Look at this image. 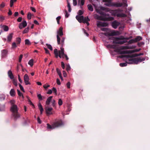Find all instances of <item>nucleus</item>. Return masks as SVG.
<instances>
[{"label":"nucleus","instance_id":"nucleus-1","mask_svg":"<svg viewBox=\"0 0 150 150\" xmlns=\"http://www.w3.org/2000/svg\"><path fill=\"white\" fill-rule=\"evenodd\" d=\"M11 102L12 105L11 107V110L12 112V115L14 120H16L20 117V115L18 112V109L17 106L14 104V100H11Z\"/></svg>","mask_w":150,"mask_h":150},{"label":"nucleus","instance_id":"nucleus-2","mask_svg":"<svg viewBox=\"0 0 150 150\" xmlns=\"http://www.w3.org/2000/svg\"><path fill=\"white\" fill-rule=\"evenodd\" d=\"M113 40V44H122L127 42V40L129 39V38H124L123 36L120 38L112 37L110 39Z\"/></svg>","mask_w":150,"mask_h":150},{"label":"nucleus","instance_id":"nucleus-3","mask_svg":"<svg viewBox=\"0 0 150 150\" xmlns=\"http://www.w3.org/2000/svg\"><path fill=\"white\" fill-rule=\"evenodd\" d=\"M96 12L101 15L103 17H107L109 16V15L108 13H104L102 11H109V10L108 8H107L105 7L100 6L98 8V9H96Z\"/></svg>","mask_w":150,"mask_h":150},{"label":"nucleus","instance_id":"nucleus-4","mask_svg":"<svg viewBox=\"0 0 150 150\" xmlns=\"http://www.w3.org/2000/svg\"><path fill=\"white\" fill-rule=\"evenodd\" d=\"M121 11L120 9H116L112 10L111 11V13L113 16H116L117 17H125L126 16L124 13H118Z\"/></svg>","mask_w":150,"mask_h":150},{"label":"nucleus","instance_id":"nucleus-5","mask_svg":"<svg viewBox=\"0 0 150 150\" xmlns=\"http://www.w3.org/2000/svg\"><path fill=\"white\" fill-rule=\"evenodd\" d=\"M145 60V59L144 58H142V57L139 58L137 57L128 59L129 61L131 62H130V63L135 64H137L139 62H141Z\"/></svg>","mask_w":150,"mask_h":150},{"label":"nucleus","instance_id":"nucleus-6","mask_svg":"<svg viewBox=\"0 0 150 150\" xmlns=\"http://www.w3.org/2000/svg\"><path fill=\"white\" fill-rule=\"evenodd\" d=\"M64 125V123L61 119H55V122H53L52 125L53 128H57L61 127Z\"/></svg>","mask_w":150,"mask_h":150},{"label":"nucleus","instance_id":"nucleus-7","mask_svg":"<svg viewBox=\"0 0 150 150\" xmlns=\"http://www.w3.org/2000/svg\"><path fill=\"white\" fill-rule=\"evenodd\" d=\"M96 18L99 20L103 21H110L114 20V18L112 17H104L102 16H97Z\"/></svg>","mask_w":150,"mask_h":150},{"label":"nucleus","instance_id":"nucleus-8","mask_svg":"<svg viewBox=\"0 0 150 150\" xmlns=\"http://www.w3.org/2000/svg\"><path fill=\"white\" fill-rule=\"evenodd\" d=\"M60 52L61 58H64L65 57L67 60H68L69 59L67 55L64 54V48L62 47H60Z\"/></svg>","mask_w":150,"mask_h":150},{"label":"nucleus","instance_id":"nucleus-9","mask_svg":"<svg viewBox=\"0 0 150 150\" xmlns=\"http://www.w3.org/2000/svg\"><path fill=\"white\" fill-rule=\"evenodd\" d=\"M24 80L25 85L30 84V83L29 81V78L27 74H25L24 76Z\"/></svg>","mask_w":150,"mask_h":150},{"label":"nucleus","instance_id":"nucleus-10","mask_svg":"<svg viewBox=\"0 0 150 150\" xmlns=\"http://www.w3.org/2000/svg\"><path fill=\"white\" fill-rule=\"evenodd\" d=\"M27 25V23L26 21L25 20H24L22 22L19 24V28L20 29H22L23 28H25L26 26Z\"/></svg>","mask_w":150,"mask_h":150},{"label":"nucleus","instance_id":"nucleus-11","mask_svg":"<svg viewBox=\"0 0 150 150\" xmlns=\"http://www.w3.org/2000/svg\"><path fill=\"white\" fill-rule=\"evenodd\" d=\"M117 51L119 54H121L131 53L130 50L121 51V50H120V49H118L117 50Z\"/></svg>","mask_w":150,"mask_h":150},{"label":"nucleus","instance_id":"nucleus-12","mask_svg":"<svg viewBox=\"0 0 150 150\" xmlns=\"http://www.w3.org/2000/svg\"><path fill=\"white\" fill-rule=\"evenodd\" d=\"M54 53L55 54V57L57 58L59 57L61 58L60 50L58 51L57 49H55L54 50Z\"/></svg>","mask_w":150,"mask_h":150},{"label":"nucleus","instance_id":"nucleus-13","mask_svg":"<svg viewBox=\"0 0 150 150\" xmlns=\"http://www.w3.org/2000/svg\"><path fill=\"white\" fill-rule=\"evenodd\" d=\"M108 24L107 23L102 22L100 21H98L97 23V25L98 27L100 26H101L102 27H106L108 26Z\"/></svg>","mask_w":150,"mask_h":150},{"label":"nucleus","instance_id":"nucleus-14","mask_svg":"<svg viewBox=\"0 0 150 150\" xmlns=\"http://www.w3.org/2000/svg\"><path fill=\"white\" fill-rule=\"evenodd\" d=\"M119 25L120 23L116 21H114L112 23V26L115 29L117 28Z\"/></svg>","mask_w":150,"mask_h":150},{"label":"nucleus","instance_id":"nucleus-15","mask_svg":"<svg viewBox=\"0 0 150 150\" xmlns=\"http://www.w3.org/2000/svg\"><path fill=\"white\" fill-rule=\"evenodd\" d=\"M53 108H52L47 107L45 108L46 112L47 115L52 114V113L51 112Z\"/></svg>","mask_w":150,"mask_h":150},{"label":"nucleus","instance_id":"nucleus-16","mask_svg":"<svg viewBox=\"0 0 150 150\" xmlns=\"http://www.w3.org/2000/svg\"><path fill=\"white\" fill-rule=\"evenodd\" d=\"M76 18L78 21L81 23L82 22L84 19V17L83 16H79L77 15L76 16Z\"/></svg>","mask_w":150,"mask_h":150},{"label":"nucleus","instance_id":"nucleus-17","mask_svg":"<svg viewBox=\"0 0 150 150\" xmlns=\"http://www.w3.org/2000/svg\"><path fill=\"white\" fill-rule=\"evenodd\" d=\"M63 28L62 27H60L59 29V30L57 31V35H59V36L62 37L63 35Z\"/></svg>","mask_w":150,"mask_h":150},{"label":"nucleus","instance_id":"nucleus-18","mask_svg":"<svg viewBox=\"0 0 150 150\" xmlns=\"http://www.w3.org/2000/svg\"><path fill=\"white\" fill-rule=\"evenodd\" d=\"M122 6V3H112V6L120 7Z\"/></svg>","mask_w":150,"mask_h":150},{"label":"nucleus","instance_id":"nucleus-19","mask_svg":"<svg viewBox=\"0 0 150 150\" xmlns=\"http://www.w3.org/2000/svg\"><path fill=\"white\" fill-rule=\"evenodd\" d=\"M104 35L107 36H113L116 35L115 32H112L111 33H104Z\"/></svg>","mask_w":150,"mask_h":150},{"label":"nucleus","instance_id":"nucleus-20","mask_svg":"<svg viewBox=\"0 0 150 150\" xmlns=\"http://www.w3.org/2000/svg\"><path fill=\"white\" fill-rule=\"evenodd\" d=\"M8 74L9 77L11 79H13L14 76L13 75L12 71L11 70H10L8 71Z\"/></svg>","mask_w":150,"mask_h":150},{"label":"nucleus","instance_id":"nucleus-21","mask_svg":"<svg viewBox=\"0 0 150 150\" xmlns=\"http://www.w3.org/2000/svg\"><path fill=\"white\" fill-rule=\"evenodd\" d=\"M53 97L51 96L47 98L46 102V104L47 105H49L50 104V102L51 100Z\"/></svg>","mask_w":150,"mask_h":150},{"label":"nucleus","instance_id":"nucleus-22","mask_svg":"<svg viewBox=\"0 0 150 150\" xmlns=\"http://www.w3.org/2000/svg\"><path fill=\"white\" fill-rule=\"evenodd\" d=\"M122 49L123 50H126V49H131L134 48H135V47L134 46H132V47H129V46H123L122 47Z\"/></svg>","mask_w":150,"mask_h":150},{"label":"nucleus","instance_id":"nucleus-23","mask_svg":"<svg viewBox=\"0 0 150 150\" xmlns=\"http://www.w3.org/2000/svg\"><path fill=\"white\" fill-rule=\"evenodd\" d=\"M16 93L14 89H11L10 92V95L12 96H15Z\"/></svg>","mask_w":150,"mask_h":150},{"label":"nucleus","instance_id":"nucleus-24","mask_svg":"<svg viewBox=\"0 0 150 150\" xmlns=\"http://www.w3.org/2000/svg\"><path fill=\"white\" fill-rule=\"evenodd\" d=\"M142 38L140 36H137L134 39L135 42H137L142 40Z\"/></svg>","mask_w":150,"mask_h":150},{"label":"nucleus","instance_id":"nucleus-25","mask_svg":"<svg viewBox=\"0 0 150 150\" xmlns=\"http://www.w3.org/2000/svg\"><path fill=\"white\" fill-rule=\"evenodd\" d=\"M38 107L39 108V109L40 111V114H42V112L43 111V109L42 108V106L40 103H39L38 105Z\"/></svg>","mask_w":150,"mask_h":150},{"label":"nucleus","instance_id":"nucleus-26","mask_svg":"<svg viewBox=\"0 0 150 150\" xmlns=\"http://www.w3.org/2000/svg\"><path fill=\"white\" fill-rule=\"evenodd\" d=\"M13 37V33H11L9 34V35L7 36V40L8 42H10L11 41Z\"/></svg>","mask_w":150,"mask_h":150},{"label":"nucleus","instance_id":"nucleus-27","mask_svg":"<svg viewBox=\"0 0 150 150\" xmlns=\"http://www.w3.org/2000/svg\"><path fill=\"white\" fill-rule=\"evenodd\" d=\"M67 7L68 8V11L69 12H71V8L70 4L69 3V2L67 1Z\"/></svg>","mask_w":150,"mask_h":150},{"label":"nucleus","instance_id":"nucleus-28","mask_svg":"<svg viewBox=\"0 0 150 150\" xmlns=\"http://www.w3.org/2000/svg\"><path fill=\"white\" fill-rule=\"evenodd\" d=\"M28 64L30 67H32L33 65V59H31L28 62Z\"/></svg>","mask_w":150,"mask_h":150},{"label":"nucleus","instance_id":"nucleus-29","mask_svg":"<svg viewBox=\"0 0 150 150\" xmlns=\"http://www.w3.org/2000/svg\"><path fill=\"white\" fill-rule=\"evenodd\" d=\"M88 10L91 11H93V8L91 4H88Z\"/></svg>","mask_w":150,"mask_h":150},{"label":"nucleus","instance_id":"nucleus-30","mask_svg":"<svg viewBox=\"0 0 150 150\" xmlns=\"http://www.w3.org/2000/svg\"><path fill=\"white\" fill-rule=\"evenodd\" d=\"M90 20L87 17L86 18L85 17L84 18L82 22L84 23H85L87 22L88 21H90Z\"/></svg>","mask_w":150,"mask_h":150},{"label":"nucleus","instance_id":"nucleus-31","mask_svg":"<svg viewBox=\"0 0 150 150\" xmlns=\"http://www.w3.org/2000/svg\"><path fill=\"white\" fill-rule=\"evenodd\" d=\"M25 44L27 45H30L31 44V43L28 39H26L25 41Z\"/></svg>","mask_w":150,"mask_h":150},{"label":"nucleus","instance_id":"nucleus-32","mask_svg":"<svg viewBox=\"0 0 150 150\" xmlns=\"http://www.w3.org/2000/svg\"><path fill=\"white\" fill-rule=\"evenodd\" d=\"M21 40V38H16V41L17 45L20 43Z\"/></svg>","mask_w":150,"mask_h":150},{"label":"nucleus","instance_id":"nucleus-33","mask_svg":"<svg viewBox=\"0 0 150 150\" xmlns=\"http://www.w3.org/2000/svg\"><path fill=\"white\" fill-rule=\"evenodd\" d=\"M17 1V0H11L10 1V6L11 7H12L13 5L14 2H15Z\"/></svg>","mask_w":150,"mask_h":150},{"label":"nucleus","instance_id":"nucleus-34","mask_svg":"<svg viewBox=\"0 0 150 150\" xmlns=\"http://www.w3.org/2000/svg\"><path fill=\"white\" fill-rule=\"evenodd\" d=\"M65 38H64L63 37L61 39V42H60V44L61 45V47H62L64 45V41Z\"/></svg>","mask_w":150,"mask_h":150},{"label":"nucleus","instance_id":"nucleus-35","mask_svg":"<svg viewBox=\"0 0 150 150\" xmlns=\"http://www.w3.org/2000/svg\"><path fill=\"white\" fill-rule=\"evenodd\" d=\"M57 42L58 44L59 45L60 44V40L61 39L59 36V35H57Z\"/></svg>","mask_w":150,"mask_h":150},{"label":"nucleus","instance_id":"nucleus-36","mask_svg":"<svg viewBox=\"0 0 150 150\" xmlns=\"http://www.w3.org/2000/svg\"><path fill=\"white\" fill-rule=\"evenodd\" d=\"M3 28L5 31H7L8 30V28L7 26L4 25L3 26Z\"/></svg>","mask_w":150,"mask_h":150},{"label":"nucleus","instance_id":"nucleus-37","mask_svg":"<svg viewBox=\"0 0 150 150\" xmlns=\"http://www.w3.org/2000/svg\"><path fill=\"white\" fill-rule=\"evenodd\" d=\"M17 91L18 94V95L19 96H22L23 97V98L24 96H23L22 93L20 92V91L18 89L17 90Z\"/></svg>","mask_w":150,"mask_h":150},{"label":"nucleus","instance_id":"nucleus-38","mask_svg":"<svg viewBox=\"0 0 150 150\" xmlns=\"http://www.w3.org/2000/svg\"><path fill=\"white\" fill-rule=\"evenodd\" d=\"M7 52V51L5 50H4L2 51V56L4 57L6 54Z\"/></svg>","mask_w":150,"mask_h":150},{"label":"nucleus","instance_id":"nucleus-39","mask_svg":"<svg viewBox=\"0 0 150 150\" xmlns=\"http://www.w3.org/2000/svg\"><path fill=\"white\" fill-rule=\"evenodd\" d=\"M141 50V49L140 48L138 49H135L133 50H131V53H132L136 52H138L139 51Z\"/></svg>","mask_w":150,"mask_h":150},{"label":"nucleus","instance_id":"nucleus-40","mask_svg":"<svg viewBox=\"0 0 150 150\" xmlns=\"http://www.w3.org/2000/svg\"><path fill=\"white\" fill-rule=\"evenodd\" d=\"M127 65V63L126 62L125 63H120V66L121 67H124L126 66Z\"/></svg>","mask_w":150,"mask_h":150},{"label":"nucleus","instance_id":"nucleus-41","mask_svg":"<svg viewBox=\"0 0 150 150\" xmlns=\"http://www.w3.org/2000/svg\"><path fill=\"white\" fill-rule=\"evenodd\" d=\"M137 56H139V55H138V54H132L131 56H128V57H137Z\"/></svg>","mask_w":150,"mask_h":150},{"label":"nucleus","instance_id":"nucleus-42","mask_svg":"<svg viewBox=\"0 0 150 150\" xmlns=\"http://www.w3.org/2000/svg\"><path fill=\"white\" fill-rule=\"evenodd\" d=\"M46 45L47 46V48L50 50H52L53 49L52 46L50 44H46Z\"/></svg>","mask_w":150,"mask_h":150},{"label":"nucleus","instance_id":"nucleus-43","mask_svg":"<svg viewBox=\"0 0 150 150\" xmlns=\"http://www.w3.org/2000/svg\"><path fill=\"white\" fill-rule=\"evenodd\" d=\"M56 71L57 73L59 76H62V74L60 70L58 68H57Z\"/></svg>","mask_w":150,"mask_h":150},{"label":"nucleus","instance_id":"nucleus-44","mask_svg":"<svg viewBox=\"0 0 150 150\" xmlns=\"http://www.w3.org/2000/svg\"><path fill=\"white\" fill-rule=\"evenodd\" d=\"M29 30V28L28 27L27 28H25L23 32V34H25L28 33Z\"/></svg>","mask_w":150,"mask_h":150},{"label":"nucleus","instance_id":"nucleus-45","mask_svg":"<svg viewBox=\"0 0 150 150\" xmlns=\"http://www.w3.org/2000/svg\"><path fill=\"white\" fill-rule=\"evenodd\" d=\"M47 128L48 129H53L54 128H53L52 127V125H50L49 124H47Z\"/></svg>","mask_w":150,"mask_h":150},{"label":"nucleus","instance_id":"nucleus-46","mask_svg":"<svg viewBox=\"0 0 150 150\" xmlns=\"http://www.w3.org/2000/svg\"><path fill=\"white\" fill-rule=\"evenodd\" d=\"M37 97L38 99L40 100H42V97L40 94H38L37 95Z\"/></svg>","mask_w":150,"mask_h":150},{"label":"nucleus","instance_id":"nucleus-47","mask_svg":"<svg viewBox=\"0 0 150 150\" xmlns=\"http://www.w3.org/2000/svg\"><path fill=\"white\" fill-rule=\"evenodd\" d=\"M13 84L16 86H17V81L16 80L13 79Z\"/></svg>","mask_w":150,"mask_h":150},{"label":"nucleus","instance_id":"nucleus-48","mask_svg":"<svg viewBox=\"0 0 150 150\" xmlns=\"http://www.w3.org/2000/svg\"><path fill=\"white\" fill-rule=\"evenodd\" d=\"M31 14L30 12L28 13L27 15V18L28 19H30L31 18Z\"/></svg>","mask_w":150,"mask_h":150},{"label":"nucleus","instance_id":"nucleus-49","mask_svg":"<svg viewBox=\"0 0 150 150\" xmlns=\"http://www.w3.org/2000/svg\"><path fill=\"white\" fill-rule=\"evenodd\" d=\"M134 42H135L134 39H131L129 40L128 42V43L129 44H131Z\"/></svg>","mask_w":150,"mask_h":150},{"label":"nucleus","instance_id":"nucleus-50","mask_svg":"<svg viewBox=\"0 0 150 150\" xmlns=\"http://www.w3.org/2000/svg\"><path fill=\"white\" fill-rule=\"evenodd\" d=\"M58 104L59 106H61L62 104V101L61 98L59 99Z\"/></svg>","mask_w":150,"mask_h":150},{"label":"nucleus","instance_id":"nucleus-51","mask_svg":"<svg viewBox=\"0 0 150 150\" xmlns=\"http://www.w3.org/2000/svg\"><path fill=\"white\" fill-rule=\"evenodd\" d=\"M85 0H81L80 4L79 3L80 6H83L84 5L85 2Z\"/></svg>","mask_w":150,"mask_h":150},{"label":"nucleus","instance_id":"nucleus-52","mask_svg":"<svg viewBox=\"0 0 150 150\" xmlns=\"http://www.w3.org/2000/svg\"><path fill=\"white\" fill-rule=\"evenodd\" d=\"M52 91H53L54 93H55V95H57V90L56 88L53 87L52 88Z\"/></svg>","mask_w":150,"mask_h":150},{"label":"nucleus","instance_id":"nucleus-53","mask_svg":"<svg viewBox=\"0 0 150 150\" xmlns=\"http://www.w3.org/2000/svg\"><path fill=\"white\" fill-rule=\"evenodd\" d=\"M66 69L67 71H69L70 70V67L69 65V64H67L66 65Z\"/></svg>","mask_w":150,"mask_h":150},{"label":"nucleus","instance_id":"nucleus-54","mask_svg":"<svg viewBox=\"0 0 150 150\" xmlns=\"http://www.w3.org/2000/svg\"><path fill=\"white\" fill-rule=\"evenodd\" d=\"M19 86L20 87V88L21 89V90L23 92H25V91L24 90V88L22 86V85L20 84H19Z\"/></svg>","mask_w":150,"mask_h":150},{"label":"nucleus","instance_id":"nucleus-55","mask_svg":"<svg viewBox=\"0 0 150 150\" xmlns=\"http://www.w3.org/2000/svg\"><path fill=\"white\" fill-rule=\"evenodd\" d=\"M61 18V17L60 16H59L57 17L56 18L57 21V23L58 24L59 23V20Z\"/></svg>","mask_w":150,"mask_h":150},{"label":"nucleus","instance_id":"nucleus-56","mask_svg":"<svg viewBox=\"0 0 150 150\" xmlns=\"http://www.w3.org/2000/svg\"><path fill=\"white\" fill-rule=\"evenodd\" d=\"M17 47V46L16 45V43L15 42H13L12 43V47L13 48H15Z\"/></svg>","mask_w":150,"mask_h":150},{"label":"nucleus","instance_id":"nucleus-57","mask_svg":"<svg viewBox=\"0 0 150 150\" xmlns=\"http://www.w3.org/2000/svg\"><path fill=\"white\" fill-rule=\"evenodd\" d=\"M83 12L81 10H79V11L78 14L79 15V16L82 15L83 14Z\"/></svg>","mask_w":150,"mask_h":150},{"label":"nucleus","instance_id":"nucleus-58","mask_svg":"<svg viewBox=\"0 0 150 150\" xmlns=\"http://www.w3.org/2000/svg\"><path fill=\"white\" fill-rule=\"evenodd\" d=\"M144 44V43L143 42H141L138 43L137 45L139 47H140L142 45Z\"/></svg>","mask_w":150,"mask_h":150},{"label":"nucleus","instance_id":"nucleus-59","mask_svg":"<svg viewBox=\"0 0 150 150\" xmlns=\"http://www.w3.org/2000/svg\"><path fill=\"white\" fill-rule=\"evenodd\" d=\"M65 17L66 18H68L69 16V14L68 13L67 11L66 10H65Z\"/></svg>","mask_w":150,"mask_h":150},{"label":"nucleus","instance_id":"nucleus-60","mask_svg":"<svg viewBox=\"0 0 150 150\" xmlns=\"http://www.w3.org/2000/svg\"><path fill=\"white\" fill-rule=\"evenodd\" d=\"M23 57V54H21L20 56L19 57V62L20 63L21 62Z\"/></svg>","mask_w":150,"mask_h":150},{"label":"nucleus","instance_id":"nucleus-61","mask_svg":"<svg viewBox=\"0 0 150 150\" xmlns=\"http://www.w3.org/2000/svg\"><path fill=\"white\" fill-rule=\"evenodd\" d=\"M44 50L45 51V53L47 54H49L50 55V54L49 51L45 48H44Z\"/></svg>","mask_w":150,"mask_h":150},{"label":"nucleus","instance_id":"nucleus-62","mask_svg":"<svg viewBox=\"0 0 150 150\" xmlns=\"http://www.w3.org/2000/svg\"><path fill=\"white\" fill-rule=\"evenodd\" d=\"M61 66H62V68L63 69H65V64H64V63L63 62H61Z\"/></svg>","mask_w":150,"mask_h":150},{"label":"nucleus","instance_id":"nucleus-63","mask_svg":"<svg viewBox=\"0 0 150 150\" xmlns=\"http://www.w3.org/2000/svg\"><path fill=\"white\" fill-rule=\"evenodd\" d=\"M77 1L76 0H73V4L74 6H76L77 5Z\"/></svg>","mask_w":150,"mask_h":150},{"label":"nucleus","instance_id":"nucleus-64","mask_svg":"<svg viewBox=\"0 0 150 150\" xmlns=\"http://www.w3.org/2000/svg\"><path fill=\"white\" fill-rule=\"evenodd\" d=\"M105 4L107 6H112V3L110 2V3H106Z\"/></svg>","mask_w":150,"mask_h":150}]
</instances>
